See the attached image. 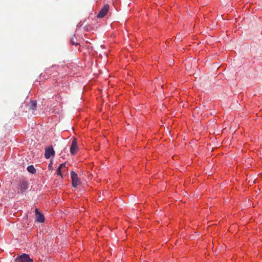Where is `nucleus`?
<instances>
[{
    "label": "nucleus",
    "mask_w": 262,
    "mask_h": 262,
    "mask_svg": "<svg viewBox=\"0 0 262 262\" xmlns=\"http://www.w3.org/2000/svg\"><path fill=\"white\" fill-rule=\"evenodd\" d=\"M33 261L29 255L25 253L23 254L15 259V262H33Z\"/></svg>",
    "instance_id": "f257e3e1"
},
{
    "label": "nucleus",
    "mask_w": 262,
    "mask_h": 262,
    "mask_svg": "<svg viewBox=\"0 0 262 262\" xmlns=\"http://www.w3.org/2000/svg\"><path fill=\"white\" fill-rule=\"evenodd\" d=\"M55 154V152L52 146L46 147L45 157L46 159H49L51 157H54Z\"/></svg>",
    "instance_id": "f03ea898"
},
{
    "label": "nucleus",
    "mask_w": 262,
    "mask_h": 262,
    "mask_svg": "<svg viewBox=\"0 0 262 262\" xmlns=\"http://www.w3.org/2000/svg\"><path fill=\"white\" fill-rule=\"evenodd\" d=\"M110 9V6L108 4H105L100 10L99 13L97 15L98 18H103L107 13Z\"/></svg>",
    "instance_id": "7ed1b4c3"
},
{
    "label": "nucleus",
    "mask_w": 262,
    "mask_h": 262,
    "mask_svg": "<svg viewBox=\"0 0 262 262\" xmlns=\"http://www.w3.org/2000/svg\"><path fill=\"white\" fill-rule=\"evenodd\" d=\"M71 177L72 181V186L76 187L79 184V181L77 174L73 171L71 172Z\"/></svg>",
    "instance_id": "20e7f679"
},
{
    "label": "nucleus",
    "mask_w": 262,
    "mask_h": 262,
    "mask_svg": "<svg viewBox=\"0 0 262 262\" xmlns=\"http://www.w3.org/2000/svg\"><path fill=\"white\" fill-rule=\"evenodd\" d=\"M77 148L78 147L76 139L74 138L72 142V144L70 147V152L71 154L73 155H75L77 152Z\"/></svg>",
    "instance_id": "39448f33"
},
{
    "label": "nucleus",
    "mask_w": 262,
    "mask_h": 262,
    "mask_svg": "<svg viewBox=\"0 0 262 262\" xmlns=\"http://www.w3.org/2000/svg\"><path fill=\"white\" fill-rule=\"evenodd\" d=\"M35 212L36 214V221L40 223H43L45 221L43 215L40 213L37 208L35 209Z\"/></svg>",
    "instance_id": "423d86ee"
},
{
    "label": "nucleus",
    "mask_w": 262,
    "mask_h": 262,
    "mask_svg": "<svg viewBox=\"0 0 262 262\" xmlns=\"http://www.w3.org/2000/svg\"><path fill=\"white\" fill-rule=\"evenodd\" d=\"M19 188L21 192L26 190L28 188V184L26 181H22L19 184Z\"/></svg>",
    "instance_id": "0eeeda50"
},
{
    "label": "nucleus",
    "mask_w": 262,
    "mask_h": 262,
    "mask_svg": "<svg viewBox=\"0 0 262 262\" xmlns=\"http://www.w3.org/2000/svg\"><path fill=\"white\" fill-rule=\"evenodd\" d=\"M37 107V102L35 100L32 101L31 102V104L29 106V110H31L32 111H34L36 110Z\"/></svg>",
    "instance_id": "6e6552de"
},
{
    "label": "nucleus",
    "mask_w": 262,
    "mask_h": 262,
    "mask_svg": "<svg viewBox=\"0 0 262 262\" xmlns=\"http://www.w3.org/2000/svg\"><path fill=\"white\" fill-rule=\"evenodd\" d=\"M70 42L72 45H75V46H77V45H79V43L77 42V38L75 37V35H74L73 36H72L71 37V39H70Z\"/></svg>",
    "instance_id": "1a4fd4ad"
},
{
    "label": "nucleus",
    "mask_w": 262,
    "mask_h": 262,
    "mask_svg": "<svg viewBox=\"0 0 262 262\" xmlns=\"http://www.w3.org/2000/svg\"><path fill=\"white\" fill-rule=\"evenodd\" d=\"M63 167L66 168V164H60V165L59 166V167H58L57 170V174L58 175L61 176L62 177L61 173V168H62Z\"/></svg>",
    "instance_id": "9d476101"
},
{
    "label": "nucleus",
    "mask_w": 262,
    "mask_h": 262,
    "mask_svg": "<svg viewBox=\"0 0 262 262\" xmlns=\"http://www.w3.org/2000/svg\"><path fill=\"white\" fill-rule=\"evenodd\" d=\"M27 170L32 174H34L36 172V170L33 165H30L27 167Z\"/></svg>",
    "instance_id": "9b49d317"
}]
</instances>
